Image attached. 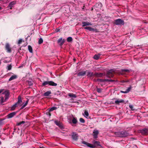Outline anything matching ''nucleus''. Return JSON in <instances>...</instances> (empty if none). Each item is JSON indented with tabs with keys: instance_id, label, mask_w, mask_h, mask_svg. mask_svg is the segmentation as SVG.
<instances>
[{
	"instance_id": "f257e3e1",
	"label": "nucleus",
	"mask_w": 148,
	"mask_h": 148,
	"mask_svg": "<svg viewBox=\"0 0 148 148\" xmlns=\"http://www.w3.org/2000/svg\"><path fill=\"white\" fill-rule=\"evenodd\" d=\"M114 134L116 136L121 138L127 136L129 134L125 130L115 132Z\"/></svg>"
},
{
	"instance_id": "f03ea898",
	"label": "nucleus",
	"mask_w": 148,
	"mask_h": 148,
	"mask_svg": "<svg viewBox=\"0 0 148 148\" xmlns=\"http://www.w3.org/2000/svg\"><path fill=\"white\" fill-rule=\"evenodd\" d=\"M47 84H49V85L53 86H56L57 85V84L56 83H55L54 82L52 81H44L42 84V85L43 86H45Z\"/></svg>"
},
{
	"instance_id": "7ed1b4c3",
	"label": "nucleus",
	"mask_w": 148,
	"mask_h": 148,
	"mask_svg": "<svg viewBox=\"0 0 148 148\" xmlns=\"http://www.w3.org/2000/svg\"><path fill=\"white\" fill-rule=\"evenodd\" d=\"M114 71V70L111 69L108 71L106 74V76L108 78H111L113 77L114 74L113 72Z\"/></svg>"
},
{
	"instance_id": "20e7f679",
	"label": "nucleus",
	"mask_w": 148,
	"mask_h": 148,
	"mask_svg": "<svg viewBox=\"0 0 148 148\" xmlns=\"http://www.w3.org/2000/svg\"><path fill=\"white\" fill-rule=\"evenodd\" d=\"M115 23L116 25H123L124 24V21L120 18H119L115 21Z\"/></svg>"
},
{
	"instance_id": "39448f33",
	"label": "nucleus",
	"mask_w": 148,
	"mask_h": 148,
	"mask_svg": "<svg viewBox=\"0 0 148 148\" xmlns=\"http://www.w3.org/2000/svg\"><path fill=\"white\" fill-rule=\"evenodd\" d=\"M73 119H72V121H69V123L72 125V126L74 125L73 124H76L77 123V120L76 117H74L73 116Z\"/></svg>"
},
{
	"instance_id": "423d86ee",
	"label": "nucleus",
	"mask_w": 148,
	"mask_h": 148,
	"mask_svg": "<svg viewBox=\"0 0 148 148\" xmlns=\"http://www.w3.org/2000/svg\"><path fill=\"white\" fill-rule=\"evenodd\" d=\"M139 132L143 135H147L148 134V129L144 128L140 130Z\"/></svg>"
},
{
	"instance_id": "0eeeda50",
	"label": "nucleus",
	"mask_w": 148,
	"mask_h": 148,
	"mask_svg": "<svg viewBox=\"0 0 148 148\" xmlns=\"http://www.w3.org/2000/svg\"><path fill=\"white\" fill-rule=\"evenodd\" d=\"M82 143L83 144L85 145L86 146L90 148H95V146L93 145L87 143L85 141H82Z\"/></svg>"
},
{
	"instance_id": "6e6552de",
	"label": "nucleus",
	"mask_w": 148,
	"mask_h": 148,
	"mask_svg": "<svg viewBox=\"0 0 148 148\" xmlns=\"http://www.w3.org/2000/svg\"><path fill=\"white\" fill-rule=\"evenodd\" d=\"M2 94H4L5 95V101H6L8 99L10 95V93L8 91H5V92H2Z\"/></svg>"
},
{
	"instance_id": "1a4fd4ad",
	"label": "nucleus",
	"mask_w": 148,
	"mask_h": 148,
	"mask_svg": "<svg viewBox=\"0 0 148 148\" xmlns=\"http://www.w3.org/2000/svg\"><path fill=\"white\" fill-rule=\"evenodd\" d=\"M78 136L77 134L76 133L73 132L72 134V137L74 140H77L78 139Z\"/></svg>"
},
{
	"instance_id": "9d476101",
	"label": "nucleus",
	"mask_w": 148,
	"mask_h": 148,
	"mask_svg": "<svg viewBox=\"0 0 148 148\" xmlns=\"http://www.w3.org/2000/svg\"><path fill=\"white\" fill-rule=\"evenodd\" d=\"M16 113V112H13L9 114L7 116V117L8 119H10L13 117Z\"/></svg>"
},
{
	"instance_id": "9b49d317",
	"label": "nucleus",
	"mask_w": 148,
	"mask_h": 148,
	"mask_svg": "<svg viewBox=\"0 0 148 148\" xmlns=\"http://www.w3.org/2000/svg\"><path fill=\"white\" fill-rule=\"evenodd\" d=\"M93 137L94 138H97V135L99 134V131L96 129L94 130L93 132Z\"/></svg>"
},
{
	"instance_id": "f8f14e48",
	"label": "nucleus",
	"mask_w": 148,
	"mask_h": 148,
	"mask_svg": "<svg viewBox=\"0 0 148 148\" xmlns=\"http://www.w3.org/2000/svg\"><path fill=\"white\" fill-rule=\"evenodd\" d=\"M5 48L6 50H7L8 52L9 53L11 52V49L10 47V45L8 43H7L6 44Z\"/></svg>"
},
{
	"instance_id": "ddd939ff",
	"label": "nucleus",
	"mask_w": 148,
	"mask_h": 148,
	"mask_svg": "<svg viewBox=\"0 0 148 148\" xmlns=\"http://www.w3.org/2000/svg\"><path fill=\"white\" fill-rule=\"evenodd\" d=\"M82 27H84L86 26L91 25L92 24L88 22L83 21L82 22Z\"/></svg>"
},
{
	"instance_id": "4468645a",
	"label": "nucleus",
	"mask_w": 148,
	"mask_h": 148,
	"mask_svg": "<svg viewBox=\"0 0 148 148\" xmlns=\"http://www.w3.org/2000/svg\"><path fill=\"white\" fill-rule=\"evenodd\" d=\"M64 42V40H62V38H61L58 39V43L60 45H62Z\"/></svg>"
},
{
	"instance_id": "2eb2a0df",
	"label": "nucleus",
	"mask_w": 148,
	"mask_h": 148,
	"mask_svg": "<svg viewBox=\"0 0 148 148\" xmlns=\"http://www.w3.org/2000/svg\"><path fill=\"white\" fill-rule=\"evenodd\" d=\"M22 103V100L21 99V97L20 96H19L18 97V101L16 103L17 105H20V106H21V104Z\"/></svg>"
},
{
	"instance_id": "dca6fc26",
	"label": "nucleus",
	"mask_w": 148,
	"mask_h": 148,
	"mask_svg": "<svg viewBox=\"0 0 148 148\" xmlns=\"http://www.w3.org/2000/svg\"><path fill=\"white\" fill-rule=\"evenodd\" d=\"M132 88V86H130L129 87L127 88V89L125 91H121V92L124 93H127L130 91Z\"/></svg>"
},
{
	"instance_id": "f3484780",
	"label": "nucleus",
	"mask_w": 148,
	"mask_h": 148,
	"mask_svg": "<svg viewBox=\"0 0 148 148\" xmlns=\"http://www.w3.org/2000/svg\"><path fill=\"white\" fill-rule=\"evenodd\" d=\"M86 75L88 77H91L95 75V74H94L92 72L88 71L86 73Z\"/></svg>"
},
{
	"instance_id": "a211bd4d",
	"label": "nucleus",
	"mask_w": 148,
	"mask_h": 148,
	"mask_svg": "<svg viewBox=\"0 0 148 148\" xmlns=\"http://www.w3.org/2000/svg\"><path fill=\"white\" fill-rule=\"evenodd\" d=\"M16 3V1H14L12 2H10L9 5V7L10 8V9H12V8L13 7V6Z\"/></svg>"
},
{
	"instance_id": "6ab92c4d",
	"label": "nucleus",
	"mask_w": 148,
	"mask_h": 148,
	"mask_svg": "<svg viewBox=\"0 0 148 148\" xmlns=\"http://www.w3.org/2000/svg\"><path fill=\"white\" fill-rule=\"evenodd\" d=\"M54 122L55 124L59 127L62 128L63 127L62 124L60 121H56Z\"/></svg>"
},
{
	"instance_id": "aec40b11",
	"label": "nucleus",
	"mask_w": 148,
	"mask_h": 148,
	"mask_svg": "<svg viewBox=\"0 0 148 148\" xmlns=\"http://www.w3.org/2000/svg\"><path fill=\"white\" fill-rule=\"evenodd\" d=\"M17 77V76L16 75H14L11 76L10 77L9 79V81H11L16 79Z\"/></svg>"
},
{
	"instance_id": "412c9836",
	"label": "nucleus",
	"mask_w": 148,
	"mask_h": 148,
	"mask_svg": "<svg viewBox=\"0 0 148 148\" xmlns=\"http://www.w3.org/2000/svg\"><path fill=\"white\" fill-rule=\"evenodd\" d=\"M124 101L123 99H120V100H116L115 101V103L117 105H119L120 103H123Z\"/></svg>"
},
{
	"instance_id": "4be33fe9",
	"label": "nucleus",
	"mask_w": 148,
	"mask_h": 148,
	"mask_svg": "<svg viewBox=\"0 0 148 148\" xmlns=\"http://www.w3.org/2000/svg\"><path fill=\"white\" fill-rule=\"evenodd\" d=\"M86 72L85 71H82L79 72L77 74L78 76H83L86 74Z\"/></svg>"
},
{
	"instance_id": "5701e85b",
	"label": "nucleus",
	"mask_w": 148,
	"mask_h": 148,
	"mask_svg": "<svg viewBox=\"0 0 148 148\" xmlns=\"http://www.w3.org/2000/svg\"><path fill=\"white\" fill-rule=\"evenodd\" d=\"M68 96L73 99L75 98L76 97V95L73 93H69L68 94Z\"/></svg>"
},
{
	"instance_id": "b1692460",
	"label": "nucleus",
	"mask_w": 148,
	"mask_h": 148,
	"mask_svg": "<svg viewBox=\"0 0 148 148\" xmlns=\"http://www.w3.org/2000/svg\"><path fill=\"white\" fill-rule=\"evenodd\" d=\"M84 116L87 119H89L90 117L89 116V114L88 111H85L84 112Z\"/></svg>"
},
{
	"instance_id": "393cba45",
	"label": "nucleus",
	"mask_w": 148,
	"mask_h": 148,
	"mask_svg": "<svg viewBox=\"0 0 148 148\" xmlns=\"http://www.w3.org/2000/svg\"><path fill=\"white\" fill-rule=\"evenodd\" d=\"M51 93V92L50 91H47L45 92L43 95L44 96H48Z\"/></svg>"
},
{
	"instance_id": "a878e982",
	"label": "nucleus",
	"mask_w": 148,
	"mask_h": 148,
	"mask_svg": "<svg viewBox=\"0 0 148 148\" xmlns=\"http://www.w3.org/2000/svg\"><path fill=\"white\" fill-rule=\"evenodd\" d=\"M95 75L97 77H101L103 75V74L102 73H96L95 74Z\"/></svg>"
},
{
	"instance_id": "bb28decb",
	"label": "nucleus",
	"mask_w": 148,
	"mask_h": 148,
	"mask_svg": "<svg viewBox=\"0 0 148 148\" xmlns=\"http://www.w3.org/2000/svg\"><path fill=\"white\" fill-rule=\"evenodd\" d=\"M6 101H5V99H4V98L3 97H1L0 100V104L3 105V103Z\"/></svg>"
},
{
	"instance_id": "cd10ccee",
	"label": "nucleus",
	"mask_w": 148,
	"mask_h": 148,
	"mask_svg": "<svg viewBox=\"0 0 148 148\" xmlns=\"http://www.w3.org/2000/svg\"><path fill=\"white\" fill-rule=\"evenodd\" d=\"M89 31H93L96 32H98V30L97 29L91 27H89Z\"/></svg>"
},
{
	"instance_id": "c85d7f7f",
	"label": "nucleus",
	"mask_w": 148,
	"mask_h": 148,
	"mask_svg": "<svg viewBox=\"0 0 148 148\" xmlns=\"http://www.w3.org/2000/svg\"><path fill=\"white\" fill-rule=\"evenodd\" d=\"M100 56V54H98V55L95 54L93 57L94 59L96 60H98L99 59Z\"/></svg>"
},
{
	"instance_id": "c756f323",
	"label": "nucleus",
	"mask_w": 148,
	"mask_h": 148,
	"mask_svg": "<svg viewBox=\"0 0 148 148\" xmlns=\"http://www.w3.org/2000/svg\"><path fill=\"white\" fill-rule=\"evenodd\" d=\"M93 143L94 145L97 146H100V143L98 141H94L93 142Z\"/></svg>"
},
{
	"instance_id": "7c9ffc66",
	"label": "nucleus",
	"mask_w": 148,
	"mask_h": 148,
	"mask_svg": "<svg viewBox=\"0 0 148 148\" xmlns=\"http://www.w3.org/2000/svg\"><path fill=\"white\" fill-rule=\"evenodd\" d=\"M131 70L130 69H123L121 70L122 72H127L128 73L130 72Z\"/></svg>"
},
{
	"instance_id": "2f4dec72",
	"label": "nucleus",
	"mask_w": 148,
	"mask_h": 148,
	"mask_svg": "<svg viewBox=\"0 0 148 148\" xmlns=\"http://www.w3.org/2000/svg\"><path fill=\"white\" fill-rule=\"evenodd\" d=\"M97 82H106V79H97Z\"/></svg>"
},
{
	"instance_id": "473e14b6",
	"label": "nucleus",
	"mask_w": 148,
	"mask_h": 148,
	"mask_svg": "<svg viewBox=\"0 0 148 148\" xmlns=\"http://www.w3.org/2000/svg\"><path fill=\"white\" fill-rule=\"evenodd\" d=\"M17 105L16 103L13 105L11 108V110H14L16 108L17 106Z\"/></svg>"
},
{
	"instance_id": "72a5a7b5",
	"label": "nucleus",
	"mask_w": 148,
	"mask_h": 148,
	"mask_svg": "<svg viewBox=\"0 0 148 148\" xmlns=\"http://www.w3.org/2000/svg\"><path fill=\"white\" fill-rule=\"evenodd\" d=\"M28 49L30 53H32L33 52L32 49V47L30 45L28 46Z\"/></svg>"
},
{
	"instance_id": "f704fd0d",
	"label": "nucleus",
	"mask_w": 148,
	"mask_h": 148,
	"mask_svg": "<svg viewBox=\"0 0 148 148\" xmlns=\"http://www.w3.org/2000/svg\"><path fill=\"white\" fill-rule=\"evenodd\" d=\"M57 108L56 107H53L49 109V112L52 111L54 110L57 109Z\"/></svg>"
},
{
	"instance_id": "c9c22d12",
	"label": "nucleus",
	"mask_w": 148,
	"mask_h": 148,
	"mask_svg": "<svg viewBox=\"0 0 148 148\" xmlns=\"http://www.w3.org/2000/svg\"><path fill=\"white\" fill-rule=\"evenodd\" d=\"M67 41L68 42H71L72 41L73 38L71 37H69L67 38Z\"/></svg>"
},
{
	"instance_id": "e433bc0d",
	"label": "nucleus",
	"mask_w": 148,
	"mask_h": 148,
	"mask_svg": "<svg viewBox=\"0 0 148 148\" xmlns=\"http://www.w3.org/2000/svg\"><path fill=\"white\" fill-rule=\"evenodd\" d=\"M43 39L42 38H40L38 40V44H41L43 42Z\"/></svg>"
},
{
	"instance_id": "4c0bfd02",
	"label": "nucleus",
	"mask_w": 148,
	"mask_h": 148,
	"mask_svg": "<svg viewBox=\"0 0 148 148\" xmlns=\"http://www.w3.org/2000/svg\"><path fill=\"white\" fill-rule=\"evenodd\" d=\"M79 121L80 122L84 123L85 122L84 120L82 118H80L79 119Z\"/></svg>"
},
{
	"instance_id": "58836bf2",
	"label": "nucleus",
	"mask_w": 148,
	"mask_h": 148,
	"mask_svg": "<svg viewBox=\"0 0 148 148\" xmlns=\"http://www.w3.org/2000/svg\"><path fill=\"white\" fill-rule=\"evenodd\" d=\"M12 66L11 65H8L7 66V69L8 70H10L11 69Z\"/></svg>"
},
{
	"instance_id": "ea45409f",
	"label": "nucleus",
	"mask_w": 148,
	"mask_h": 148,
	"mask_svg": "<svg viewBox=\"0 0 148 148\" xmlns=\"http://www.w3.org/2000/svg\"><path fill=\"white\" fill-rule=\"evenodd\" d=\"M25 123V122L24 121H22L21 122H20L18 123L17 124V125H20L21 124H24Z\"/></svg>"
},
{
	"instance_id": "a19ab883",
	"label": "nucleus",
	"mask_w": 148,
	"mask_h": 148,
	"mask_svg": "<svg viewBox=\"0 0 148 148\" xmlns=\"http://www.w3.org/2000/svg\"><path fill=\"white\" fill-rule=\"evenodd\" d=\"M97 5L99 6L101 8L102 6V4L101 3H97L96 4L95 6H97Z\"/></svg>"
},
{
	"instance_id": "79ce46f5",
	"label": "nucleus",
	"mask_w": 148,
	"mask_h": 148,
	"mask_svg": "<svg viewBox=\"0 0 148 148\" xmlns=\"http://www.w3.org/2000/svg\"><path fill=\"white\" fill-rule=\"evenodd\" d=\"M102 91V89L100 88H98L97 89V91L98 92H101Z\"/></svg>"
},
{
	"instance_id": "37998d69",
	"label": "nucleus",
	"mask_w": 148,
	"mask_h": 148,
	"mask_svg": "<svg viewBox=\"0 0 148 148\" xmlns=\"http://www.w3.org/2000/svg\"><path fill=\"white\" fill-rule=\"evenodd\" d=\"M29 102V100L27 99V101H26L25 103L24 104H23V105L25 107L27 105V104Z\"/></svg>"
},
{
	"instance_id": "c03bdc74",
	"label": "nucleus",
	"mask_w": 148,
	"mask_h": 148,
	"mask_svg": "<svg viewBox=\"0 0 148 148\" xmlns=\"http://www.w3.org/2000/svg\"><path fill=\"white\" fill-rule=\"evenodd\" d=\"M22 39H19L18 40V44H21L22 43Z\"/></svg>"
},
{
	"instance_id": "a18cd8bd",
	"label": "nucleus",
	"mask_w": 148,
	"mask_h": 148,
	"mask_svg": "<svg viewBox=\"0 0 148 148\" xmlns=\"http://www.w3.org/2000/svg\"><path fill=\"white\" fill-rule=\"evenodd\" d=\"M114 81V80L112 79H106V82H113Z\"/></svg>"
},
{
	"instance_id": "49530a36",
	"label": "nucleus",
	"mask_w": 148,
	"mask_h": 148,
	"mask_svg": "<svg viewBox=\"0 0 148 148\" xmlns=\"http://www.w3.org/2000/svg\"><path fill=\"white\" fill-rule=\"evenodd\" d=\"M129 107L132 109L133 110V106L132 105H129Z\"/></svg>"
},
{
	"instance_id": "de8ad7c7",
	"label": "nucleus",
	"mask_w": 148,
	"mask_h": 148,
	"mask_svg": "<svg viewBox=\"0 0 148 148\" xmlns=\"http://www.w3.org/2000/svg\"><path fill=\"white\" fill-rule=\"evenodd\" d=\"M28 84L30 86L32 85L33 84L31 82H28Z\"/></svg>"
},
{
	"instance_id": "09e8293b",
	"label": "nucleus",
	"mask_w": 148,
	"mask_h": 148,
	"mask_svg": "<svg viewBox=\"0 0 148 148\" xmlns=\"http://www.w3.org/2000/svg\"><path fill=\"white\" fill-rule=\"evenodd\" d=\"M60 30V29H56V32H58Z\"/></svg>"
},
{
	"instance_id": "8fccbe9b",
	"label": "nucleus",
	"mask_w": 148,
	"mask_h": 148,
	"mask_svg": "<svg viewBox=\"0 0 148 148\" xmlns=\"http://www.w3.org/2000/svg\"><path fill=\"white\" fill-rule=\"evenodd\" d=\"M89 27H86L84 28V29H88L89 30Z\"/></svg>"
},
{
	"instance_id": "3c124183",
	"label": "nucleus",
	"mask_w": 148,
	"mask_h": 148,
	"mask_svg": "<svg viewBox=\"0 0 148 148\" xmlns=\"http://www.w3.org/2000/svg\"><path fill=\"white\" fill-rule=\"evenodd\" d=\"M25 106L23 105L21 107V109H23Z\"/></svg>"
},
{
	"instance_id": "603ef678",
	"label": "nucleus",
	"mask_w": 148,
	"mask_h": 148,
	"mask_svg": "<svg viewBox=\"0 0 148 148\" xmlns=\"http://www.w3.org/2000/svg\"><path fill=\"white\" fill-rule=\"evenodd\" d=\"M127 81H126L125 80H122L121 81V82L122 83H124V82H127Z\"/></svg>"
},
{
	"instance_id": "864d4df0",
	"label": "nucleus",
	"mask_w": 148,
	"mask_h": 148,
	"mask_svg": "<svg viewBox=\"0 0 148 148\" xmlns=\"http://www.w3.org/2000/svg\"><path fill=\"white\" fill-rule=\"evenodd\" d=\"M3 89H0V94L3 91Z\"/></svg>"
},
{
	"instance_id": "5fc2aeb1",
	"label": "nucleus",
	"mask_w": 148,
	"mask_h": 148,
	"mask_svg": "<svg viewBox=\"0 0 148 148\" xmlns=\"http://www.w3.org/2000/svg\"><path fill=\"white\" fill-rule=\"evenodd\" d=\"M22 66H20L18 67V68H22Z\"/></svg>"
},
{
	"instance_id": "6e6d98bb",
	"label": "nucleus",
	"mask_w": 148,
	"mask_h": 148,
	"mask_svg": "<svg viewBox=\"0 0 148 148\" xmlns=\"http://www.w3.org/2000/svg\"><path fill=\"white\" fill-rule=\"evenodd\" d=\"M5 62H6V63H8V62H7V61H5Z\"/></svg>"
},
{
	"instance_id": "4d7b16f0",
	"label": "nucleus",
	"mask_w": 148,
	"mask_h": 148,
	"mask_svg": "<svg viewBox=\"0 0 148 148\" xmlns=\"http://www.w3.org/2000/svg\"><path fill=\"white\" fill-rule=\"evenodd\" d=\"M1 9V7H0V10Z\"/></svg>"
},
{
	"instance_id": "13d9d810",
	"label": "nucleus",
	"mask_w": 148,
	"mask_h": 148,
	"mask_svg": "<svg viewBox=\"0 0 148 148\" xmlns=\"http://www.w3.org/2000/svg\"><path fill=\"white\" fill-rule=\"evenodd\" d=\"M1 141H0V145H1Z\"/></svg>"
},
{
	"instance_id": "bf43d9fd",
	"label": "nucleus",
	"mask_w": 148,
	"mask_h": 148,
	"mask_svg": "<svg viewBox=\"0 0 148 148\" xmlns=\"http://www.w3.org/2000/svg\"><path fill=\"white\" fill-rule=\"evenodd\" d=\"M1 122H0V125H1Z\"/></svg>"
}]
</instances>
